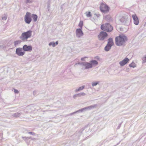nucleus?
<instances>
[{"label":"nucleus","instance_id":"1","mask_svg":"<svg viewBox=\"0 0 146 146\" xmlns=\"http://www.w3.org/2000/svg\"><path fill=\"white\" fill-rule=\"evenodd\" d=\"M127 40V36L123 35H119V36L115 38V43L117 46H121L124 45L125 42Z\"/></svg>","mask_w":146,"mask_h":146},{"label":"nucleus","instance_id":"2","mask_svg":"<svg viewBox=\"0 0 146 146\" xmlns=\"http://www.w3.org/2000/svg\"><path fill=\"white\" fill-rule=\"evenodd\" d=\"M97 104H95L93 105H91L90 106L86 107L84 108L81 109L77 111L72 113L69 114V115H71L74 114H75L76 113L78 112H82L83 111H85L87 110H90L95 108L97 106Z\"/></svg>","mask_w":146,"mask_h":146},{"label":"nucleus","instance_id":"3","mask_svg":"<svg viewBox=\"0 0 146 146\" xmlns=\"http://www.w3.org/2000/svg\"><path fill=\"white\" fill-rule=\"evenodd\" d=\"M32 31L29 30L26 32L23 33L20 36V38L22 40L24 41L27 40L28 38L31 36Z\"/></svg>","mask_w":146,"mask_h":146},{"label":"nucleus","instance_id":"4","mask_svg":"<svg viewBox=\"0 0 146 146\" xmlns=\"http://www.w3.org/2000/svg\"><path fill=\"white\" fill-rule=\"evenodd\" d=\"M101 29L104 31L108 32L111 31L113 30V27L109 23H106L102 25L101 26Z\"/></svg>","mask_w":146,"mask_h":146},{"label":"nucleus","instance_id":"5","mask_svg":"<svg viewBox=\"0 0 146 146\" xmlns=\"http://www.w3.org/2000/svg\"><path fill=\"white\" fill-rule=\"evenodd\" d=\"M120 21L123 24L127 26L129 25L130 23V19L127 16L122 17L120 19Z\"/></svg>","mask_w":146,"mask_h":146},{"label":"nucleus","instance_id":"6","mask_svg":"<svg viewBox=\"0 0 146 146\" xmlns=\"http://www.w3.org/2000/svg\"><path fill=\"white\" fill-rule=\"evenodd\" d=\"M100 9L101 12L104 13H106L109 11L110 7L107 5L102 4L100 6Z\"/></svg>","mask_w":146,"mask_h":146},{"label":"nucleus","instance_id":"7","mask_svg":"<svg viewBox=\"0 0 146 146\" xmlns=\"http://www.w3.org/2000/svg\"><path fill=\"white\" fill-rule=\"evenodd\" d=\"M108 35L107 33L106 32L102 31L100 32L98 37L100 40H103Z\"/></svg>","mask_w":146,"mask_h":146},{"label":"nucleus","instance_id":"8","mask_svg":"<svg viewBox=\"0 0 146 146\" xmlns=\"http://www.w3.org/2000/svg\"><path fill=\"white\" fill-rule=\"evenodd\" d=\"M31 13L27 12L25 16V21L26 23L30 24L32 21V19L30 17Z\"/></svg>","mask_w":146,"mask_h":146},{"label":"nucleus","instance_id":"9","mask_svg":"<svg viewBox=\"0 0 146 146\" xmlns=\"http://www.w3.org/2000/svg\"><path fill=\"white\" fill-rule=\"evenodd\" d=\"M23 48H17L16 50V54L19 56H23L25 53L24 51H22Z\"/></svg>","mask_w":146,"mask_h":146},{"label":"nucleus","instance_id":"10","mask_svg":"<svg viewBox=\"0 0 146 146\" xmlns=\"http://www.w3.org/2000/svg\"><path fill=\"white\" fill-rule=\"evenodd\" d=\"M81 29H76V35L77 37L80 38L81 36H82L83 35V33Z\"/></svg>","mask_w":146,"mask_h":146},{"label":"nucleus","instance_id":"11","mask_svg":"<svg viewBox=\"0 0 146 146\" xmlns=\"http://www.w3.org/2000/svg\"><path fill=\"white\" fill-rule=\"evenodd\" d=\"M23 49L25 51H31L32 50V46L31 45L27 46L26 44L24 45L23 47Z\"/></svg>","mask_w":146,"mask_h":146},{"label":"nucleus","instance_id":"12","mask_svg":"<svg viewBox=\"0 0 146 146\" xmlns=\"http://www.w3.org/2000/svg\"><path fill=\"white\" fill-rule=\"evenodd\" d=\"M132 17L134 20V24L136 25H138L139 23V21L137 17L135 15H132Z\"/></svg>","mask_w":146,"mask_h":146},{"label":"nucleus","instance_id":"13","mask_svg":"<svg viewBox=\"0 0 146 146\" xmlns=\"http://www.w3.org/2000/svg\"><path fill=\"white\" fill-rule=\"evenodd\" d=\"M129 61V59L126 57L123 60L119 62V64L121 66H123L126 64Z\"/></svg>","mask_w":146,"mask_h":146},{"label":"nucleus","instance_id":"14","mask_svg":"<svg viewBox=\"0 0 146 146\" xmlns=\"http://www.w3.org/2000/svg\"><path fill=\"white\" fill-rule=\"evenodd\" d=\"M91 64L90 63H89L87 62H85L84 66H85V69H88L91 68L92 67V66Z\"/></svg>","mask_w":146,"mask_h":146},{"label":"nucleus","instance_id":"15","mask_svg":"<svg viewBox=\"0 0 146 146\" xmlns=\"http://www.w3.org/2000/svg\"><path fill=\"white\" fill-rule=\"evenodd\" d=\"M112 46V45L107 44L104 48L105 50L106 51H109L111 49Z\"/></svg>","mask_w":146,"mask_h":146},{"label":"nucleus","instance_id":"16","mask_svg":"<svg viewBox=\"0 0 146 146\" xmlns=\"http://www.w3.org/2000/svg\"><path fill=\"white\" fill-rule=\"evenodd\" d=\"M21 114V113L17 112L13 114H12V116L15 118H17L19 117L20 116Z\"/></svg>","mask_w":146,"mask_h":146},{"label":"nucleus","instance_id":"17","mask_svg":"<svg viewBox=\"0 0 146 146\" xmlns=\"http://www.w3.org/2000/svg\"><path fill=\"white\" fill-rule=\"evenodd\" d=\"M27 109L28 110H29L31 111H34L35 110V108H34V106L32 105H31L27 106Z\"/></svg>","mask_w":146,"mask_h":146},{"label":"nucleus","instance_id":"18","mask_svg":"<svg viewBox=\"0 0 146 146\" xmlns=\"http://www.w3.org/2000/svg\"><path fill=\"white\" fill-rule=\"evenodd\" d=\"M82 130H80L79 131L76 132V136L77 137L78 139H79V137L82 134Z\"/></svg>","mask_w":146,"mask_h":146},{"label":"nucleus","instance_id":"19","mask_svg":"<svg viewBox=\"0 0 146 146\" xmlns=\"http://www.w3.org/2000/svg\"><path fill=\"white\" fill-rule=\"evenodd\" d=\"M107 44L112 45V46L113 45L114 43L112 38H110L108 39Z\"/></svg>","mask_w":146,"mask_h":146},{"label":"nucleus","instance_id":"20","mask_svg":"<svg viewBox=\"0 0 146 146\" xmlns=\"http://www.w3.org/2000/svg\"><path fill=\"white\" fill-rule=\"evenodd\" d=\"M90 63L92 66L94 65H97L98 64V62L96 60H92L90 61Z\"/></svg>","mask_w":146,"mask_h":146},{"label":"nucleus","instance_id":"21","mask_svg":"<svg viewBox=\"0 0 146 146\" xmlns=\"http://www.w3.org/2000/svg\"><path fill=\"white\" fill-rule=\"evenodd\" d=\"M105 19L107 21H112V19L111 17V16L110 15H107L105 17Z\"/></svg>","mask_w":146,"mask_h":146},{"label":"nucleus","instance_id":"22","mask_svg":"<svg viewBox=\"0 0 146 146\" xmlns=\"http://www.w3.org/2000/svg\"><path fill=\"white\" fill-rule=\"evenodd\" d=\"M31 17L33 18L34 22H36L37 21L38 17L36 15L33 14L32 15Z\"/></svg>","mask_w":146,"mask_h":146},{"label":"nucleus","instance_id":"23","mask_svg":"<svg viewBox=\"0 0 146 146\" xmlns=\"http://www.w3.org/2000/svg\"><path fill=\"white\" fill-rule=\"evenodd\" d=\"M21 40H17L15 41L14 42V46L16 47L17 45L19 44H20L21 42Z\"/></svg>","mask_w":146,"mask_h":146},{"label":"nucleus","instance_id":"24","mask_svg":"<svg viewBox=\"0 0 146 146\" xmlns=\"http://www.w3.org/2000/svg\"><path fill=\"white\" fill-rule=\"evenodd\" d=\"M85 88V86H83L79 87L78 89H76L75 91L76 92H77L80 91L81 90H83Z\"/></svg>","mask_w":146,"mask_h":146},{"label":"nucleus","instance_id":"25","mask_svg":"<svg viewBox=\"0 0 146 146\" xmlns=\"http://www.w3.org/2000/svg\"><path fill=\"white\" fill-rule=\"evenodd\" d=\"M85 14H86V16L88 17H92V15L91 14V13L89 11L88 12H86Z\"/></svg>","mask_w":146,"mask_h":146},{"label":"nucleus","instance_id":"26","mask_svg":"<svg viewBox=\"0 0 146 146\" xmlns=\"http://www.w3.org/2000/svg\"><path fill=\"white\" fill-rule=\"evenodd\" d=\"M129 66L130 67H133V68H134L136 67V65L135 63L133 62L129 64Z\"/></svg>","mask_w":146,"mask_h":146},{"label":"nucleus","instance_id":"27","mask_svg":"<svg viewBox=\"0 0 146 146\" xmlns=\"http://www.w3.org/2000/svg\"><path fill=\"white\" fill-rule=\"evenodd\" d=\"M99 83L98 81L93 82L92 83V85L93 86H96Z\"/></svg>","mask_w":146,"mask_h":146},{"label":"nucleus","instance_id":"28","mask_svg":"<svg viewBox=\"0 0 146 146\" xmlns=\"http://www.w3.org/2000/svg\"><path fill=\"white\" fill-rule=\"evenodd\" d=\"M33 2V0H25V3L26 4L28 3H31Z\"/></svg>","mask_w":146,"mask_h":146},{"label":"nucleus","instance_id":"29","mask_svg":"<svg viewBox=\"0 0 146 146\" xmlns=\"http://www.w3.org/2000/svg\"><path fill=\"white\" fill-rule=\"evenodd\" d=\"M7 15L5 14L4 15V16L2 17V19L3 20H5L7 19Z\"/></svg>","mask_w":146,"mask_h":146},{"label":"nucleus","instance_id":"30","mask_svg":"<svg viewBox=\"0 0 146 146\" xmlns=\"http://www.w3.org/2000/svg\"><path fill=\"white\" fill-rule=\"evenodd\" d=\"M49 46L52 45L53 47L55 46V44L54 42H51L49 43Z\"/></svg>","mask_w":146,"mask_h":146},{"label":"nucleus","instance_id":"31","mask_svg":"<svg viewBox=\"0 0 146 146\" xmlns=\"http://www.w3.org/2000/svg\"><path fill=\"white\" fill-rule=\"evenodd\" d=\"M83 25V22L82 21H80L79 24L78 25L80 27V29H82V27Z\"/></svg>","mask_w":146,"mask_h":146},{"label":"nucleus","instance_id":"32","mask_svg":"<svg viewBox=\"0 0 146 146\" xmlns=\"http://www.w3.org/2000/svg\"><path fill=\"white\" fill-rule=\"evenodd\" d=\"M85 62H78L77 63H76L75 64V65H76L77 64H79V65H82L83 66H84V64Z\"/></svg>","mask_w":146,"mask_h":146},{"label":"nucleus","instance_id":"33","mask_svg":"<svg viewBox=\"0 0 146 146\" xmlns=\"http://www.w3.org/2000/svg\"><path fill=\"white\" fill-rule=\"evenodd\" d=\"M22 138L23 139H24L25 141H27L30 138V137H22Z\"/></svg>","mask_w":146,"mask_h":146},{"label":"nucleus","instance_id":"34","mask_svg":"<svg viewBox=\"0 0 146 146\" xmlns=\"http://www.w3.org/2000/svg\"><path fill=\"white\" fill-rule=\"evenodd\" d=\"M77 97H80L79 94H76L73 96V98L74 99H76Z\"/></svg>","mask_w":146,"mask_h":146},{"label":"nucleus","instance_id":"35","mask_svg":"<svg viewBox=\"0 0 146 146\" xmlns=\"http://www.w3.org/2000/svg\"><path fill=\"white\" fill-rule=\"evenodd\" d=\"M80 97L81 96H83L86 95V94L84 92H81L79 93Z\"/></svg>","mask_w":146,"mask_h":146},{"label":"nucleus","instance_id":"36","mask_svg":"<svg viewBox=\"0 0 146 146\" xmlns=\"http://www.w3.org/2000/svg\"><path fill=\"white\" fill-rule=\"evenodd\" d=\"M142 60L144 62H146V56L143 58Z\"/></svg>","mask_w":146,"mask_h":146},{"label":"nucleus","instance_id":"37","mask_svg":"<svg viewBox=\"0 0 146 146\" xmlns=\"http://www.w3.org/2000/svg\"><path fill=\"white\" fill-rule=\"evenodd\" d=\"M28 133L30 134H31V135H35V133L33 132H28Z\"/></svg>","mask_w":146,"mask_h":146},{"label":"nucleus","instance_id":"38","mask_svg":"<svg viewBox=\"0 0 146 146\" xmlns=\"http://www.w3.org/2000/svg\"><path fill=\"white\" fill-rule=\"evenodd\" d=\"M14 92L15 94H18L19 93V91L15 89Z\"/></svg>","mask_w":146,"mask_h":146},{"label":"nucleus","instance_id":"39","mask_svg":"<svg viewBox=\"0 0 146 146\" xmlns=\"http://www.w3.org/2000/svg\"><path fill=\"white\" fill-rule=\"evenodd\" d=\"M87 57H83V58H82L81 60L82 61H85V60H84V59L85 58H86Z\"/></svg>","mask_w":146,"mask_h":146},{"label":"nucleus","instance_id":"40","mask_svg":"<svg viewBox=\"0 0 146 146\" xmlns=\"http://www.w3.org/2000/svg\"><path fill=\"white\" fill-rule=\"evenodd\" d=\"M94 15H95L97 17H98L100 16V15L99 14L95 13L94 14Z\"/></svg>","mask_w":146,"mask_h":146},{"label":"nucleus","instance_id":"41","mask_svg":"<svg viewBox=\"0 0 146 146\" xmlns=\"http://www.w3.org/2000/svg\"><path fill=\"white\" fill-rule=\"evenodd\" d=\"M55 44H56L57 45L58 44V41H56L55 43Z\"/></svg>","mask_w":146,"mask_h":146},{"label":"nucleus","instance_id":"42","mask_svg":"<svg viewBox=\"0 0 146 146\" xmlns=\"http://www.w3.org/2000/svg\"><path fill=\"white\" fill-rule=\"evenodd\" d=\"M129 71V68H128L127 69H126V71H127V72H128Z\"/></svg>","mask_w":146,"mask_h":146},{"label":"nucleus","instance_id":"43","mask_svg":"<svg viewBox=\"0 0 146 146\" xmlns=\"http://www.w3.org/2000/svg\"><path fill=\"white\" fill-rule=\"evenodd\" d=\"M120 125H119V126L118 127H117V129H119V127H120Z\"/></svg>","mask_w":146,"mask_h":146},{"label":"nucleus","instance_id":"44","mask_svg":"<svg viewBox=\"0 0 146 146\" xmlns=\"http://www.w3.org/2000/svg\"><path fill=\"white\" fill-rule=\"evenodd\" d=\"M35 92H33V94H34V95H35Z\"/></svg>","mask_w":146,"mask_h":146},{"label":"nucleus","instance_id":"45","mask_svg":"<svg viewBox=\"0 0 146 146\" xmlns=\"http://www.w3.org/2000/svg\"><path fill=\"white\" fill-rule=\"evenodd\" d=\"M48 111V110H45V111H43V112H45V111Z\"/></svg>","mask_w":146,"mask_h":146},{"label":"nucleus","instance_id":"46","mask_svg":"<svg viewBox=\"0 0 146 146\" xmlns=\"http://www.w3.org/2000/svg\"><path fill=\"white\" fill-rule=\"evenodd\" d=\"M49 106V107H50V106Z\"/></svg>","mask_w":146,"mask_h":146},{"label":"nucleus","instance_id":"47","mask_svg":"<svg viewBox=\"0 0 146 146\" xmlns=\"http://www.w3.org/2000/svg\"><path fill=\"white\" fill-rule=\"evenodd\" d=\"M1 47V46H0V48Z\"/></svg>","mask_w":146,"mask_h":146}]
</instances>
